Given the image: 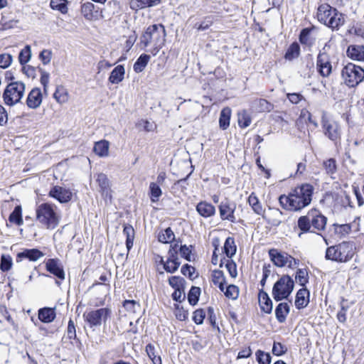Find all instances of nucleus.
Masks as SVG:
<instances>
[{"instance_id":"f257e3e1","label":"nucleus","mask_w":364,"mask_h":364,"mask_svg":"<svg viewBox=\"0 0 364 364\" xmlns=\"http://www.w3.org/2000/svg\"><path fill=\"white\" fill-rule=\"evenodd\" d=\"M313 193V186L305 183L295 188L288 196H280L279 201L286 210L299 211L311 203Z\"/></svg>"},{"instance_id":"f03ea898","label":"nucleus","mask_w":364,"mask_h":364,"mask_svg":"<svg viewBox=\"0 0 364 364\" xmlns=\"http://www.w3.org/2000/svg\"><path fill=\"white\" fill-rule=\"evenodd\" d=\"M166 30L161 24L149 26L141 38V43L147 47L153 46L151 53L156 55L165 43Z\"/></svg>"},{"instance_id":"7ed1b4c3","label":"nucleus","mask_w":364,"mask_h":364,"mask_svg":"<svg viewBox=\"0 0 364 364\" xmlns=\"http://www.w3.org/2000/svg\"><path fill=\"white\" fill-rule=\"evenodd\" d=\"M37 220L47 229L55 228L60 222V213L57 206L49 203H43L36 209Z\"/></svg>"},{"instance_id":"20e7f679","label":"nucleus","mask_w":364,"mask_h":364,"mask_svg":"<svg viewBox=\"0 0 364 364\" xmlns=\"http://www.w3.org/2000/svg\"><path fill=\"white\" fill-rule=\"evenodd\" d=\"M356 247L353 242H342L326 249L325 258L336 262L346 263L355 255Z\"/></svg>"},{"instance_id":"39448f33","label":"nucleus","mask_w":364,"mask_h":364,"mask_svg":"<svg viewBox=\"0 0 364 364\" xmlns=\"http://www.w3.org/2000/svg\"><path fill=\"white\" fill-rule=\"evenodd\" d=\"M316 15L318 21L332 29L338 28L345 21L344 16L327 4L318 6Z\"/></svg>"},{"instance_id":"423d86ee","label":"nucleus","mask_w":364,"mask_h":364,"mask_svg":"<svg viewBox=\"0 0 364 364\" xmlns=\"http://www.w3.org/2000/svg\"><path fill=\"white\" fill-rule=\"evenodd\" d=\"M25 92V84L21 81L11 82L6 87L3 93L4 103L14 106L20 102Z\"/></svg>"},{"instance_id":"0eeeda50","label":"nucleus","mask_w":364,"mask_h":364,"mask_svg":"<svg viewBox=\"0 0 364 364\" xmlns=\"http://www.w3.org/2000/svg\"><path fill=\"white\" fill-rule=\"evenodd\" d=\"M341 77L348 87H355L364 79V69L349 63L343 68Z\"/></svg>"},{"instance_id":"6e6552de","label":"nucleus","mask_w":364,"mask_h":364,"mask_svg":"<svg viewBox=\"0 0 364 364\" xmlns=\"http://www.w3.org/2000/svg\"><path fill=\"white\" fill-rule=\"evenodd\" d=\"M294 280L289 275H283L273 286L272 296L277 301L287 299L293 291Z\"/></svg>"},{"instance_id":"1a4fd4ad","label":"nucleus","mask_w":364,"mask_h":364,"mask_svg":"<svg viewBox=\"0 0 364 364\" xmlns=\"http://www.w3.org/2000/svg\"><path fill=\"white\" fill-rule=\"evenodd\" d=\"M321 126L323 134L330 140L337 141L341 138V128L338 123L332 118L323 114Z\"/></svg>"},{"instance_id":"9d476101","label":"nucleus","mask_w":364,"mask_h":364,"mask_svg":"<svg viewBox=\"0 0 364 364\" xmlns=\"http://www.w3.org/2000/svg\"><path fill=\"white\" fill-rule=\"evenodd\" d=\"M110 314L111 310L109 309L101 308L85 312L83 314V317L90 327H94L100 326L102 323H105L108 317L110 316Z\"/></svg>"},{"instance_id":"9b49d317","label":"nucleus","mask_w":364,"mask_h":364,"mask_svg":"<svg viewBox=\"0 0 364 364\" xmlns=\"http://www.w3.org/2000/svg\"><path fill=\"white\" fill-rule=\"evenodd\" d=\"M269 255L273 263L279 267L287 266L289 268H295L299 265V260L296 259L286 252H279L277 250L271 249Z\"/></svg>"},{"instance_id":"f8f14e48","label":"nucleus","mask_w":364,"mask_h":364,"mask_svg":"<svg viewBox=\"0 0 364 364\" xmlns=\"http://www.w3.org/2000/svg\"><path fill=\"white\" fill-rule=\"evenodd\" d=\"M236 203L228 199L223 200L218 206L220 217L223 220H228L231 223L236 222L235 212Z\"/></svg>"},{"instance_id":"ddd939ff","label":"nucleus","mask_w":364,"mask_h":364,"mask_svg":"<svg viewBox=\"0 0 364 364\" xmlns=\"http://www.w3.org/2000/svg\"><path fill=\"white\" fill-rule=\"evenodd\" d=\"M316 69L323 77H328L332 73V65L330 56L325 52L319 53L316 59Z\"/></svg>"},{"instance_id":"4468645a","label":"nucleus","mask_w":364,"mask_h":364,"mask_svg":"<svg viewBox=\"0 0 364 364\" xmlns=\"http://www.w3.org/2000/svg\"><path fill=\"white\" fill-rule=\"evenodd\" d=\"M178 245H175L168 251V258L164 263V269L169 273L175 272L179 267L181 263L177 256Z\"/></svg>"},{"instance_id":"2eb2a0df","label":"nucleus","mask_w":364,"mask_h":364,"mask_svg":"<svg viewBox=\"0 0 364 364\" xmlns=\"http://www.w3.org/2000/svg\"><path fill=\"white\" fill-rule=\"evenodd\" d=\"M309 212L311 227L316 230H323L326 225L327 218L316 208H312Z\"/></svg>"},{"instance_id":"dca6fc26","label":"nucleus","mask_w":364,"mask_h":364,"mask_svg":"<svg viewBox=\"0 0 364 364\" xmlns=\"http://www.w3.org/2000/svg\"><path fill=\"white\" fill-rule=\"evenodd\" d=\"M49 196L58 200L60 203H63L69 202L72 198L73 194L69 189L55 186L50 189Z\"/></svg>"},{"instance_id":"f3484780","label":"nucleus","mask_w":364,"mask_h":364,"mask_svg":"<svg viewBox=\"0 0 364 364\" xmlns=\"http://www.w3.org/2000/svg\"><path fill=\"white\" fill-rule=\"evenodd\" d=\"M43 256L44 254L38 249H25L17 254L16 262H19L24 259L36 262Z\"/></svg>"},{"instance_id":"a211bd4d","label":"nucleus","mask_w":364,"mask_h":364,"mask_svg":"<svg viewBox=\"0 0 364 364\" xmlns=\"http://www.w3.org/2000/svg\"><path fill=\"white\" fill-rule=\"evenodd\" d=\"M43 96L40 88L35 87L29 92L27 99L26 105L31 109H36L42 103Z\"/></svg>"},{"instance_id":"6ab92c4d","label":"nucleus","mask_w":364,"mask_h":364,"mask_svg":"<svg viewBox=\"0 0 364 364\" xmlns=\"http://www.w3.org/2000/svg\"><path fill=\"white\" fill-rule=\"evenodd\" d=\"M258 300L261 311L265 314H271L273 304L267 293L261 289L258 294Z\"/></svg>"},{"instance_id":"aec40b11","label":"nucleus","mask_w":364,"mask_h":364,"mask_svg":"<svg viewBox=\"0 0 364 364\" xmlns=\"http://www.w3.org/2000/svg\"><path fill=\"white\" fill-rule=\"evenodd\" d=\"M346 54L351 60L364 61V46L350 45L347 48Z\"/></svg>"},{"instance_id":"412c9836","label":"nucleus","mask_w":364,"mask_h":364,"mask_svg":"<svg viewBox=\"0 0 364 364\" xmlns=\"http://www.w3.org/2000/svg\"><path fill=\"white\" fill-rule=\"evenodd\" d=\"M81 13L84 18L88 21L95 20L98 17V11L95 10V6L91 2L82 4Z\"/></svg>"},{"instance_id":"4be33fe9","label":"nucleus","mask_w":364,"mask_h":364,"mask_svg":"<svg viewBox=\"0 0 364 364\" xmlns=\"http://www.w3.org/2000/svg\"><path fill=\"white\" fill-rule=\"evenodd\" d=\"M96 181L98 183L100 191L101 192L102 196L103 197L111 198V189L107 176L104 173H99Z\"/></svg>"},{"instance_id":"5701e85b","label":"nucleus","mask_w":364,"mask_h":364,"mask_svg":"<svg viewBox=\"0 0 364 364\" xmlns=\"http://www.w3.org/2000/svg\"><path fill=\"white\" fill-rule=\"evenodd\" d=\"M46 269L60 279L65 278L64 271L56 259H48L46 262Z\"/></svg>"},{"instance_id":"b1692460","label":"nucleus","mask_w":364,"mask_h":364,"mask_svg":"<svg viewBox=\"0 0 364 364\" xmlns=\"http://www.w3.org/2000/svg\"><path fill=\"white\" fill-rule=\"evenodd\" d=\"M309 291L306 288L299 289L296 295L295 306L298 309L305 308L309 302Z\"/></svg>"},{"instance_id":"393cba45","label":"nucleus","mask_w":364,"mask_h":364,"mask_svg":"<svg viewBox=\"0 0 364 364\" xmlns=\"http://www.w3.org/2000/svg\"><path fill=\"white\" fill-rule=\"evenodd\" d=\"M196 210L203 218L211 217L215 213V208L207 202H200L196 205Z\"/></svg>"},{"instance_id":"a878e982","label":"nucleus","mask_w":364,"mask_h":364,"mask_svg":"<svg viewBox=\"0 0 364 364\" xmlns=\"http://www.w3.org/2000/svg\"><path fill=\"white\" fill-rule=\"evenodd\" d=\"M161 2V0H132L129 4L132 10L137 11L146 7L159 5Z\"/></svg>"},{"instance_id":"bb28decb","label":"nucleus","mask_w":364,"mask_h":364,"mask_svg":"<svg viewBox=\"0 0 364 364\" xmlns=\"http://www.w3.org/2000/svg\"><path fill=\"white\" fill-rule=\"evenodd\" d=\"M289 311L290 306L287 303H279L275 309V316L277 321L279 323H284Z\"/></svg>"},{"instance_id":"cd10ccee","label":"nucleus","mask_w":364,"mask_h":364,"mask_svg":"<svg viewBox=\"0 0 364 364\" xmlns=\"http://www.w3.org/2000/svg\"><path fill=\"white\" fill-rule=\"evenodd\" d=\"M124 73L125 70L124 66L121 65H117L111 72L110 75L109 77V81L112 84H119L123 80Z\"/></svg>"},{"instance_id":"c85d7f7f","label":"nucleus","mask_w":364,"mask_h":364,"mask_svg":"<svg viewBox=\"0 0 364 364\" xmlns=\"http://www.w3.org/2000/svg\"><path fill=\"white\" fill-rule=\"evenodd\" d=\"M232 111L228 107H224L220 114L219 126L223 130L227 129L230 126Z\"/></svg>"},{"instance_id":"c756f323","label":"nucleus","mask_w":364,"mask_h":364,"mask_svg":"<svg viewBox=\"0 0 364 364\" xmlns=\"http://www.w3.org/2000/svg\"><path fill=\"white\" fill-rule=\"evenodd\" d=\"M55 309L45 307L38 311V318L43 323H50L55 318Z\"/></svg>"},{"instance_id":"7c9ffc66","label":"nucleus","mask_w":364,"mask_h":364,"mask_svg":"<svg viewBox=\"0 0 364 364\" xmlns=\"http://www.w3.org/2000/svg\"><path fill=\"white\" fill-rule=\"evenodd\" d=\"M109 143L107 140H100L95 144L93 151L100 157H105L109 155Z\"/></svg>"},{"instance_id":"2f4dec72","label":"nucleus","mask_w":364,"mask_h":364,"mask_svg":"<svg viewBox=\"0 0 364 364\" xmlns=\"http://www.w3.org/2000/svg\"><path fill=\"white\" fill-rule=\"evenodd\" d=\"M248 203L252 207V210L259 215H262L264 210L259 199L254 193H252L248 197Z\"/></svg>"},{"instance_id":"473e14b6","label":"nucleus","mask_w":364,"mask_h":364,"mask_svg":"<svg viewBox=\"0 0 364 364\" xmlns=\"http://www.w3.org/2000/svg\"><path fill=\"white\" fill-rule=\"evenodd\" d=\"M297 225L303 232H311V223L309 212L306 215L301 216L297 221Z\"/></svg>"},{"instance_id":"72a5a7b5","label":"nucleus","mask_w":364,"mask_h":364,"mask_svg":"<svg viewBox=\"0 0 364 364\" xmlns=\"http://www.w3.org/2000/svg\"><path fill=\"white\" fill-rule=\"evenodd\" d=\"M123 233L126 236V247L128 251L133 247L134 230L132 225H125L123 229Z\"/></svg>"},{"instance_id":"f704fd0d","label":"nucleus","mask_w":364,"mask_h":364,"mask_svg":"<svg viewBox=\"0 0 364 364\" xmlns=\"http://www.w3.org/2000/svg\"><path fill=\"white\" fill-rule=\"evenodd\" d=\"M150 58V55L141 54L134 64V70L137 73L142 72L147 65Z\"/></svg>"},{"instance_id":"c9c22d12","label":"nucleus","mask_w":364,"mask_h":364,"mask_svg":"<svg viewBox=\"0 0 364 364\" xmlns=\"http://www.w3.org/2000/svg\"><path fill=\"white\" fill-rule=\"evenodd\" d=\"M53 97L58 103L63 104L68 100V92L63 86H58L53 94Z\"/></svg>"},{"instance_id":"e433bc0d","label":"nucleus","mask_w":364,"mask_h":364,"mask_svg":"<svg viewBox=\"0 0 364 364\" xmlns=\"http://www.w3.org/2000/svg\"><path fill=\"white\" fill-rule=\"evenodd\" d=\"M224 252L228 258L232 257L236 253V245L232 237H228L224 244Z\"/></svg>"},{"instance_id":"4c0bfd02","label":"nucleus","mask_w":364,"mask_h":364,"mask_svg":"<svg viewBox=\"0 0 364 364\" xmlns=\"http://www.w3.org/2000/svg\"><path fill=\"white\" fill-rule=\"evenodd\" d=\"M254 105L258 112H270L273 109V105L264 99H259L254 102Z\"/></svg>"},{"instance_id":"58836bf2","label":"nucleus","mask_w":364,"mask_h":364,"mask_svg":"<svg viewBox=\"0 0 364 364\" xmlns=\"http://www.w3.org/2000/svg\"><path fill=\"white\" fill-rule=\"evenodd\" d=\"M174 234L171 228H167L159 233L158 240L163 243H168L174 240Z\"/></svg>"},{"instance_id":"ea45409f","label":"nucleus","mask_w":364,"mask_h":364,"mask_svg":"<svg viewBox=\"0 0 364 364\" xmlns=\"http://www.w3.org/2000/svg\"><path fill=\"white\" fill-rule=\"evenodd\" d=\"M9 220L10 223L17 225H21L23 224L21 206L18 205L15 207L13 212L10 214Z\"/></svg>"},{"instance_id":"a19ab883","label":"nucleus","mask_w":364,"mask_h":364,"mask_svg":"<svg viewBox=\"0 0 364 364\" xmlns=\"http://www.w3.org/2000/svg\"><path fill=\"white\" fill-rule=\"evenodd\" d=\"M238 124L241 128H246L251 124L252 119L250 115L245 110L238 113Z\"/></svg>"},{"instance_id":"79ce46f5","label":"nucleus","mask_w":364,"mask_h":364,"mask_svg":"<svg viewBox=\"0 0 364 364\" xmlns=\"http://www.w3.org/2000/svg\"><path fill=\"white\" fill-rule=\"evenodd\" d=\"M295 279L297 283H299L301 286H305V284L309 281V274L306 269H298L296 275Z\"/></svg>"},{"instance_id":"37998d69","label":"nucleus","mask_w":364,"mask_h":364,"mask_svg":"<svg viewBox=\"0 0 364 364\" xmlns=\"http://www.w3.org/2000/svg\"><path fill=\"white\" fill-rule=\"evenodd\" d=\"M50 6L52 9L58 10L62 14L68 12L67 1L66 0H51Z\"/></svg>"},{"instance_id":"c03bdc74","label":"nucleus","mask_w":364,"mask_h":364,"mask_svg":"<svg viewBox=\"0 0 364 364\" xmlns=\"http://www.w3.org/2000/svg\"><path fill=\"white\" fill-rule=\"evenodd\" d=\"M31 58V46L27 45L23 48L18 55V60L21 65L27 63Z\"/></svg>"},{"instance_id":"a18cd8bd","label":"nucleus","mask_w":364,"mask_h":364,"mask_svg":"<svg viewBox=\"0 0 364 364\" xmlns=\"http://www.w3.org/2000/svg\"><path fill=\"white\" fill-rule=\"evenodd\" d=\"M151 200L154 203L159 200V197L162 194V191L159 186L156 183H151L149 186Z\"/></svg>"},{"instance_id":"49530a36","label":"nucleus","mask_w":364,"mask_h":364,"mask_svg":"<svg viewBox=\"0 0 364 364\" xmlns=\"http://www.w3.org/2000/svg\"><path fill=\"white\" fill-rule=\"evenodd\" d=\"M299 51L300 48L299 44L297 43H294L288 48L285 54V58L290 60L294 58H296L299 56Z\"/></svg>"},{"instance_id":"de8ad7c7","label":"nucleus","mask_w":364,"mask_h":364,"mask_svg":"<svg viewBox=\"0 0 364 364\" xmlns=\"http://www.w3.org/2000/svg\"><path fill=\"white\" fill-rule=\"evenodd\" d=\"M200 289L197 287H192L188 295V300L191 305H196L199 299Z\"/></svg>"},{"instance_id":"09e8293b","label":"nucleus","mask_w":364,"mask_h":364,"mask_svg":"<svg viewBox=\"0 0 364 364\" xmlns=\"http://www.w3.org/2000/svg\"><path fill=\"white\" fill-rule=\"evenodd\" d=\"M12 257L9 255H2L1 257L0 269L3 272L9 271L12 266Z\"/></svg>"},{"instance_id":"8fccbe9b","label":"nucleus","mask_w":364,"mask_h":364,"mask_svg":"<svg viewBox=\"0 0 364 364\" xmlns=\"http://www.w3.org/2000/svg\"><path fill=\"white\" fill-rule=\"evenodd\" d=\"M224 294L225 296L228 297V299L235 300L237 299L239 296V289L237 286L230 284L226 287Z\"/></svg>"},{"instance_id":"3c124183","label":"nucleus","mask_w":364,"mask_h":364,"mask_svg":"<svg viewBox=\"0 0 364 364\" xmlns=\"http://www.w3.org/2000/svg\"><path fill=\"white\" fill-rule=\"evenodd\" d=\"M323 168L328 174H333L337 171L336 161L333 159H329L323 161Z\"/></svg>"},{"instance_id":"603ef678","label":"nucleus","mask_w":364,"mask_h":364,"mask_svg":"<svg viewBox=\"0 0 364 364\" xmlns=\"http://www.w3.org/2000/svg\"><path fill=\"white\" fill-rule=\"evenodd\" d=\"M13 61V56L9 53L0 54V68L6 69L9 68Z\"/></svg>"},{"instance_id":"864d4df0","label":"nucleus","mask_w":364,"mask_h":364,"mask_svg":"<svg viewBox=\"0 0 364 364\" xmlns=\"http://www.w3.org/2000/svg\"><path fill=\"white\" fill-rule=\"evenodd\" d=\"M256 357L259 364H270L271 356L269 353H265L264 352L258 350L256 352Z\"/></svg>"},{"instance_id":"5fc2aeb1","label":"nucleus","mask_w":364,"mask_h":364,"mask_svg":"<svg viewBox=\"0 0 364 364\" xmlns=\"http://www.w3.org/2000/svg\"><path fill=\"white\" fill-rule=\"evenodd\" d=\"M146 353L148 355V356L149 357V358L154 363H156L157 362H159V363H161V358L160 356H157L156 354H155V348L153 345L151 344H148L146 346Z\"/></svg>"},{"instance_id":"6e6d98bb","label":"nucleus","mask_w":364,"mask_h":364,"mask_svg":"<svg viewBox=\"0 0 364 364\" xmlns=\"http://www.w3.org/2000/svg\"><path fill=\"white\" fill-rule=\"evenodd\" d=\"M212 281L215 285L225 282V279L223 272L221 270L215 269L212 272Z\"/></svg>"},{"instance_id":"4d7b16f0","label":"nucleus","mask_w":364,"mask_h":364,"mask_svg":"<svg viewBox=\"0 0 364 364\" xmlns=\"http://www.w3.org/2000/svg\"><path fill=\"white\" fill-rule=\"evenodd\" d=\"M137 127H142L146 132H153L155 128V125L146 119H141L136 123Z\"/></svg>"},{"instance_id":"13d9d810","label":"nucleus","mask_w":364,"mask_h":364,"mask_svg":"<svg viewBox=\"0 0 364 364\" xmlns=\"http://www.w3.org/2000/svg\"><path fill=\"white\" fill-rule=\"evenodd\" d=\"M184 282V279L180 277L173 276L169 278L168 283L169 284L174 288L181 289L183 287Z\"/></svg>"},{"instance_id":"bf43d9fd","label":"nucleus","mask_w":364,"mask_h":364,"mask_svg":"<svg viewBox=\"0 0 364 364\" xmlns=\"http://www.w3.org/2000/svg\"><path fill=\"white\" fill-rule=\"evenodd\" d=\"M225 267L228 269L230 275L232 278H235L237 275V266L236 264L232 261L230 259H227L225 263Z\"/></svg>"},{"instance_id":"052dcab7","label":"nucleus","mask_w":364,"mask_h":364,"mask_svg":"<svg viewBox=\"0 0 364 364\" xmlns=\"http://www.w3.org/2000/svg\"><path fill=\"white\" fill-rule=\"evenodd\" d=\"M188 311L178 304L175 306V316L180 321H185L188 318Z\"/></svg>"},{"instance_id":"680f3d73","label":"nucleus","mask_w":364,"mask_h":364,"mask_svg":"<svg viewBox=\"0 0 364 364\" xmlns=\"http://www.w3.org/2000/svg\"><path fill=\"white\" fill-rule=\"evenodd\" d=\"M39 58L42 61L43 64L47 65L48 64L52 58V52L50 50L44 49L43 50L40 55Z\"/></svg>"},{"instance_id":"e2e57ef3","label":"nucleus","mask_w":364,"mask_h":364,"mask_svg":"<svg viewBox=\"0 0 364 364\" xmlns=\"http://www.w3.org/2000/svg\"><path fill=\"white\" fill-rule=\"evenodd\" d=\"M49 79H50L49 73L43 70H41L40 81H41V85L43 86V90L45 92H47V90H48Z\"/></svg>"},{"instance_id":"0e129e2a","label":"nucleus","mask_w":364,"mask_h":364,"mask_svg":"<svg viewBox=\"0 0 364 364\" xmlns=\"http://www.w3.org/2000/svg\"><path fill=\"white\" fill-rule=\"evenodd\" d=\"M205 317V313L203 309H197L193 312V319L196 324H201Z\"/></svg>"},{"instance_id":"69168bd1","label":"nucleus","mask_w":364,"mask_h":364,"mask_svg":"<svg viewBox=\"0 0 364 364\" xmlns=\"http://www.w3.org/2000/svg\"><path fill=\"white\" fill-rule=\"evenodd\" d=\"M311 28H304L301 30L299 35V41L302 44H308L309 43V35L311 31Z\"/></svg>"},{"instance_id":"338daca9","label":"nucleus","mask_w":364,"mask_h":364,"mask_svg":"<svg viewBox=\"0 0 364 364\" xmlns=\"http://www.w3.org/2000/svg\"><path fill=\"white\" fill-rule=\"evenodd\" d=\"M191 246L188 247L186 245H181L179 247V252L181 257H184L187 261H191Z\"/></svg>"},{"instance_id":"774afa93","label":"nucleus","mask_w":364,"mask_h":364,"mask_svg":"<svg viewBox=\"0 0 364 364\" xmlns=\"http://www.w3.org/2000/svg\"><path fill=\"white\" fill-rule=\"evenodd\" d=\"M287 351V348L280 343L274 342L272 348V353L276 355H282Z\"/></svg>"}]
</instances>
